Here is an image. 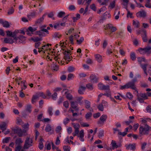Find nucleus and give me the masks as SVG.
I'll return each instance as SVG.
<instances>
[{
	"label": "nucleus",
	"mask_w": 151,
	"mask_h": 151,
	"mask_svg": "<svg viewBox=\"0 0 151 151\" xmlns=\"http://www.w3.org/2000/svg\"><path fill=\"white\" fill-rule=\"evenodd\" d=\"M104 136V131L103 130H100L99 132L98 137L99 138H101Z\"/></svg>",
	"instance_id": "43"
},
{
	"label": "nucleus",
	"mask_w": 151,
	"mask_h": 151,
	"mask_svg": "<svg viewBox=\"0 0 151 151\" xmlns=\"http://www.w3.org/2000/svg\"><path fill=\"white\" fill-rule=\"evenodd\" d=\"M52 110H53V109L52 107H49L48 111V112L50 116H51L53 114V113L52 112Z\"/></svg>",
	"instance_id": "49"
},
{
	"label": "nucleus",
	"mask_w": 151,
	"mask_h": 151,
	"mask_svg": "<svg viewBox=\"0 0 151 151\" xmlns=\"http://www.w3.org/2000/svg\"><path fill=\"white\" fill-rule=\"evenodd\" d=\"M92 115V114L91 113L89 112L86 114L85 115V117L86 119H89Z\"/></svg>",
	"instance_id": "48"
},
{
	"label": "nucleus",
	"mask_w": 151,
	"mask_h": 151,
	"mask_svg": "<svg viewBox=\"0 0 151 151\" xmlns=\"http://www.w3.org/2000/svg\"><path fill=\"white\" fill-rule=\"evenodd\" d=\"M67 90L65 92V94L66 96V98L69 100H71L72 99L73 97L72 95L69 93L68 90L66 89H63L62 91V93L65 90Z\"/></svg>",
	"instance_id": "12"
},
{
	"label": "nucleus",
	"mask_w": 151,
	"mask_h": 151,
	"mask_svg": "<svg viewBox=\"0 0 151 151\" xmlns=\"http://www.w3.org/2000/svg\"><path fill=\"white\" fill-rule=\"evenodd\" d=\"M126 88H128L127 83L124 86H120V89L121 90H123Z\"/></svg>",
	"instance_id": "55"
},
{
	"label": "nucleus",
	"mask_w": 151,
	"mask_h": 151,
	"mask_svg": "<svg viewBox=\"0 0 151 151\" xmlns=\"http://www.w3.org/2000/svg\"><path fill=\"white\" fill-rule=\"evenodd\" d=\"M26 40V38L22 35H20L17 37L14 38L15 42L18 44L23 43Z\"/></svg>",
	"instance_id": "5"
},
{
	"label": "nucleus",
	"mask_w": 151,
	"mask_h": 151,
	"mask_svg": "<svg viewBox=\"0 0 151 151\" xmlns=\"http://www.w3.org/2000/svg\"><path fill=\"white\" fill-rule=\"evenodd\" d=\"M52 129V128L51 125L48 124L46 126L45 128V130L46 132H49Z\"/></svg>",
	"instance_id": "29"
},
{
	"label": "nucleus",
	"mask_w": 151,
	"mask_h": 151,
	"mask_svg": "<svg viewBox=\"0 0 151 151\" xmlns=\"http://www.w3.org/2000/svg\"><path fill=\"white\" fill-rule=\"evenodd\" d=\"M61 36L62 35L59 34L58 32H55L54 34L52 36L54 38H60L61 37Z\"/></svg>",
	"instance_id": "40"
},
{
	"label": "nucleus",
	"mask_w": 151,
	"mask_h": 151,
	"mask_svg": "<svg viewBox=\"0 0 151 151\" xmlns=\"http://www.w3.org/2000/svg\"><path fill=\"white\" fill-rule=\"evenodd\" d=\"M61 130V127L60 126H58L55 129L57 133H59Z\"/></svg>",
	"instance_id": "61"
},
{
	"label": "nucleus",
	"mask_w": 151,
	"mask_h": 151,
	"mask_svg": "<svg viewBox=\"0 0 151 151\" xmlns=\"http://www.w3.org/2000/svg\"><path fill=\"white\" fill-rule=\"evenodd\" d=\"M133 25L134 26V27L136 28H138L139 27V22L137 20L133 21Z\"/></svg>",
	"instance_id": "22"
},
{
	"label": "nucleus",
	"mask_w": 151,
	"mask_h": 151,
	"mask_svg": "<svg viewBox=\"0 0 151 151\" xmlns=\"http://www.w3.org/2000/svg\"><path fill=\"white\" fill-rule=\"evenodd\" d=\"M7 125L5 122H2L0 124V128L2 132L4 131L6 129Z\"/></svg>",
	"instance_id": "18"
},
{
	"label": "nucleus",
	"mask_w": 151,
	"mask_h": 151,
	"mask_svg": "<svg viewBox=\"0 0 151 151\" xmlns=\"http://www.w3.org/2000/svg\"><path fill=\"white\" fill-rule=\"evenodd\" d=\"M61 50L64 51L63 52V53L64 55V59L65 60H67L68 62L70 61L71 60V57H72V56H70L71 55L70 54L71 51L68 49L67 50H65L63 48H61Z\"/></svg>",
	"instance_id": "3"
},
{
	"label": "nucleus",
	"mask_w": 151,
	"mask_h": 151,
	"mask_svg": "<svg viewBox=\"0 0 151 151\" xmlns=\"http://www.w3.org/2000/svg\"><path fill=\"white\" fill-rule=\"evenodd\" d=\"M96 60L99 63H100L102 61V57L99 54H97L95 55Z\"/></svg>",
	"instance_id": "20"
},
{
	"label": "nucleus",
	"mask_w": 151,
	"mask_h": 151,
	"mask_svg": "<svg viewBox=\"0 0 151 151\" xmlns=\"http://www.w3.org/2000/svg\"><path fill=\"white\" fill-rule=\"evenodd\" d=\"M130 57L132 61H134L136 59L135 53L134 52H131L130 53Z\"/></svg>",
	"instance_id": "27"
},
{
	"label": "nucleus",
	"mask_w": 151,
	"mask_h": 151,
	"mask_svg": "<svg viewBox=\"0 0 151 151\" xmlns=\"http://www.w3.org/2000/svg\"><path fill=\"white\" fill-rule=\"evenodd\" d=\"M126 149L127 150L130 149L134 151L136 148V144L133 143V144H129L128 145L126 146Z\"/></svg>",
	"instance_id": "13"
},
{
	"label": "nucleus",
	"mask_w": 151,
	"mask_h": 151,
	"mask_svg": "<svg viewBox=\"0 0 151 151\" xmlns=\"http://www.w3.org/2000/svg\"><path fill=\"white\" fill-rule=\"evenodd\" d=\"M79 132V129H75V133L77 135V136L80 138V139L81 141L83 142L84 139L83 137L84 136V131L83 130H81L79 134H78Z\"/></svg>",
	"instance_id": "7"
},
{
	"label": "nucleus",
	"mask_w": 151,
	"mask_h": 151,
	"mask_svg": "<svg viewBox=\"0 0 151 151\" xmlns=\"http://www.w3.org/2000/svg\"><path fill=\"white\" fill-rule=\"evenodd\" d=\"M113 25L111 24H107L105 27L104 28V31H108V29H110L111 27H112Z\"/></svg>",
	"instance_id": "28"
},
{
	"label": "nucleus",
	"mask_w": 151,
	"mask_h": 151,
	"mask_svg": "<svg viewBox=\"0 0 151 151\" xmlns=\"http://www.w3.org/2000/svg\"><path fill=\"white\" fill-rule=\"evenodd\" d=\"M22 147L20 145H18L15 148V151H20L21 150V151H23V150H22Z\"/></svg>",
	"instance_id": "50"
},
{
	"label": "nucleus",
	"mask_w": 151,
	"mask_h": 151,
	"mask_svg": "<svg viewBox=\"0 0 151 151\" xmlns=\"http://www.w3.org/2000/svg\"><path fill=\"white\" fill-rule=\"evenodd\" d=\"M108 44L107 41L106 40H104V41L103 44V47L104 49H105L107 46Z\"/></svg>",
	"instance_id": "53"
},
{
	"label": "nucleus",
	"mask_w": 151,
	"mask_h": 151,
	"mask_svg": "<svg viewBox=\"0 0 151 151\" xmlns=\"http://www.w3.org/2000/svg\"><path fill=\"white\" fill-rule=\"evenodd\" d=\"M18 32H19V31L18 30H15L14 32H12V38H14L15 37H16L17 34Z\"/></svg>",
	"instance_id": "58"
},
{
	"label": "nucleus",
	"mask_w": 151,
	"mask_h": 151,
	"mask_svg": "<svg viewBox=\"0 0 151 151\" xmlns=\"http://www.w3.org/2000/svg\"><path fill=\"white\" fill-rule=\"evenodd\" d=\"M63 106L66 109L68 108L69 103L68 101H65L63 103Z\"/></svg>",
	"instance_id": "47"
},
{
	"label": "nucleus",
	"mask_w": 151,
	"mask_h": 151,
	"mask_svg": "<svg viewBox=\"0 0 151 151\" xmlns=\"http://www.w3.org/2000/svg\"><path fill=\"white\" fill-rule=\"evenodd\" d=\"M17 123L18 125H21L22 123V119L19 118H18L17 119Z\"/></svg>",
	"instance_id": "52"
},
{
	"label": "nucleus",
	"mask_w": 151,
	"mask_h": 151,
	"mask_svg": "<svg viewBox=\"0 0 151 151\" xmlns=\"http://www.w3.org/2000/svg\"><path fill=\"white\" fill-rule=\"evenodd\" d=\"M86 89V87L81 86L79 87V89L78 90V93L81 95L83 94L84 92L85 91Z\"/></svg>",
	"instance_id": "16"
},
{
	"label": "nucleus",
	"mask_w": 151,
	"mask_h": 151,
	"mask_svg": "<svg viewBox=\"0 0 151 151\" xmlns=\"http://www.w3.org/2000/svg\"><path fill=\"white\" fill-rule=\"evenodd\" d=\"M29 31L32 32L37 30V29L36 28H33L31 27H28V29Z\"/></svg>",
	"instance_id": "59"
},
{
	"label": "nucleus",
	"mask_w": 151,
	"mask_h": 151,
	"mask_svg": "<svg viewBox=\"0 0 151 151\" xmlns=\"http://www.w3.org/2000/svg\"><path fill=\"white\" fill-rule=\"evenodd\" d=\"M71 105L72 108L75 109L78 105L77 102L76 101H72L71 102Z\"/></svg>",
	"instance_id": "26"
},
{
	"label": "nucleus",
	"mask_w": 151,
	"mask_h": 151,
	"mask_svg": "<svg viewBox=\"0 0 151 151\" xmlns=\"http://www.w3.org/2000/svg\"><path fill=\"white\" fill-rule=\"evenodd\" d=\"M102 90H110V88H109V85H106L105 86L104 85L103 88L102 89Z\"/></svg>",
	"instance_id": "57"
},
{
	"label": "nucleus",
	"mask_w": 151,
	"mask_h": 151,
	"mask_svg": "<svg viewBox=\"0 0 151 151\" xmlns=\"http://www.w3.org/2000/svg\"><path fill=\"white\" fill-rule=\"evenodd\" d=\"M97 108L99 110L101 111H103L104 109L103 105L102 104H99L97 106Z\"/></svg>",
	"instance_id": "54"
},
{
	"label": "nucleus",
	"mask_w": 151,
	"mask_h": 151,
	"mask_svg": "<svg viewBox=\"0 0 151 151\" xmlns=\"http://www.w3.org/2000/svg\"><path fill=\"white\" fill-rule=\"evenodd\" d=\"M23 142L21 138H17L15 141V143L18 145H20V144Z\"/></svg>",
	"instance_id": "36"
},
{
	"label": "nucleus",
	"mask_w": 151,
	"mask_h": 151,
	"mask_svg": "<svg viewBox=\"0 0 151 151\" xmlns=\"http://www.w3.org/2000/svg\"><path fill=\"white\" fill-rule=\"evenodd\" d=\"M52 99L54 100H55L56 99V98L57 96V93L55 92H54V93L51 96Z\"/></svg>",
	"instance_id": "63"
},
{
	"label": "nucleus",
	"mask_w": 151,
	"mask_h": 151,
	"mask_svg": "<svg viewBox=\"0 0 151 151\" xmlns=\"http://www.w3.org/2000/svg\"><path fill=\"white\" fill-rule=\"evenodd\" d=\"M147 64H145L144 65H141V67L143 70L144 73L146 75V76H147L148 75L147 72Z\"/></svg>",
	"instance_id": "19"
},
{
	"label": "nucleus",
	"mask_w": 151,
	"mask_h": 151,
	"mask_svg": "<svg viewBox=\"0 0 151 151\" xmlns=\"http://www.w3.org/2000/svg\"><path fill=\"white\" fill-rule=\"evenodd\" d=\"M63 149L64 151H70V147L68 146H64Z\"/></svg>",
	"instance_id": "51"
},
{
	"label": "nucleus",
	"mask_w": 151,
	"mask_h": 151,
	"mask_svg": "<svg viewBox=\"0 0 151 151\" xmlns=\"http://www.w3.org/2000/svg\"><path fill=\"white\" fill-rule=\"evenodd\" d=\"M150 130H151V127L146 124L144 127L142 126H140L139 128V134L141 135H148L149 134V131Z\"/></svg>",
	"instance_id": "1"
},
{
	"label": "nucleus",
	"mask_w": 151,
	"mask_h": 151,
	"mask_svg": "<svg viewBox=\"0 0 151 151\" xmlns=\"http://www.w3.org/2000/svg\"><path fill=\"white\" fill-rule=\"evenodd\" d=\"M32 106L31 105H27L26 107V110L29 113H31V110Z\"/></svg>",
	"instance_id": "32"
},
{
	"label": "nucleus",
	"mask_w": 151,
	"mask_h": 151,
	"mask_svg": "<svg viewBox=\"0 0 151 151\" xmlns=\"http://www.w3.org/2000/svg\"><path fill=\"white\" fill-rule=\"evenodd\" d=\"M139 95L140 97H142L144 99H148L147 96L145 93H140Z\"/></svg>",
	"instance_id": "39"
},
{
	"label": "nucleus",
	"mask_w": 151,
	"mask_h": 151,
	"mask_svg": "<svg viewBox=\"0 0 151 151\" xmlns=\"http://www.w3.org/2000/svg\"><path fill=\"white\" fill-rule=\"evenodd\" d=\"M4 42L5 43H9L10 44L15 42L14 38H5L4 39Z\"/></svg>",
	"instance_id": "11"
},
{
	"label": "nucleus",
	"mask_w": 151,
	"mask_h": 151,
	"mask_svg": "<svg viewBox=\"0 0 151 151\" xmlns=\"http://www.w3.org/2000/svg\"><path fill=\"white\" fill-rule=\"evenodd\" d=\"M146 109L147 112L151 114V106L148 105L146 108Z\"/></svg>",
	"instance_id": "60"
},
{
	"label": "nucleus",
	"mask_w": 151,
	"mask_h": 151,
	"mask_svg": "<svg viewBox=\"0 0 151 151\" xmlns=\"http://www.w3.org/2000/svg\"><path fill=\"white\" fill-rule=\"evenodd\" d=\"M75 69V68L74 67L70 66L68 67V71L69 72H72L74 71Z\"/></svg>",
	"instance_id": "46"
},
{
	"label": "nucleus",
	"mask_w": 151,
	"mask_h": 151,
	"mask_svg": "<svg viewBox=\"0 0 151 151\" xmlns=\"http://www.w3.org/2000/svg\"><path fill=\"white\" fill-rule=\"evenodd\" d=\"M32 143V140L31 139H30L29 137H27L25 141V143L24 146V149H28L30 146H32V145L30 143Z\"/></svg>",
	"instance_id": "8"
},
{
	"label": "nucleus",
	"mask_w": 151,
	"mask_h": 151,
	"mask_svg": "<svg viewBox=\"0 0 151 151\" xmlns=\"http://www.w3.org/2000/svg\"><path fill=\"white\" fill-rule=\"evenodd\" d=\"M143 32L144 35L142 36L143 41L145 42H147V36L146 32L145 30H143Z\"/></svg>",
	"instance_id": "23"
},
{
	"label": "nucleus",
	"mask_w": 151,
	"mask_h": 151,
	"mask_svg": "<svg viewBox=\"0 0 151 151\" xmlns=\"http://www.w3.org/2000/svg\"><path fill=\"white\" fill-rule=\"evenodd\" d=\"M2 25L4 27L6 28L9 27L10 26L8 22L6 21H4Z\"/></svg>",
	"instance_id": "33"
},
{
	"label": "nucleus",
	"mask_w": 151,
	"mask_h": 151,
	"mask_svg": "<svg viewBox=\"0 0 151 151\" xmlns=\"http://www.w3.org/2000/svg\"><path fill=\"white\" fill-rule=\"evenodd\" d=\"M42 40V39L41 37H35L34 38H32V40L34 42H38L39 41Z\"/></svg>",
	"instance_id": "24"
},
{
	"label": "nucleus",
	"mask_w": 151,
	"mask_h": 151,
	"mask_svg": "<svg viewBox=\"0 0 151 151\" xmlns=\"http://www.w3.org/2000/svg\"><path fill=\"white\" fill-rule=\"evenodd\" d=\"M46 15V14H45L42 15V17L37 19L35 22V24L36 25H37L40 24L43 21L44 17Z\"/></svg>",
	"instance_id": "10"
},
{
	"label": "nucleus",
	"mask_w": 151,
	"mask_h": 151,
	"mask_svg": "<svg viewBox=\"0 0 151 151\" xmlns=\"http://www.w3.org/2000/svg\"><path fill=\"white\" fill-rule=\"evenodd\" d=\"M85 107L87 109L89 108L90 107V102L87 100H85Z\"/></svg>",
	"instance_id": "31"
},
{
	"label": "nucleus",
	"mask_w": 151,
	"mask_h": 151,
	"mask_svg": "<svg viewBox=\"0 0 151 151\" xmlns=\"http://www.w3.org/2000/svg\"><path fill=\"white\" fill-rule=\"evenodd\" d=\"M127 97L130 99H131L133 97L132 94L130 92H128L126 94Z\"/></svg>",
	"instance_id": "62"
},
{
	"label": "nucleus",
	"mask_w": 151,
	"mask_h": 151,
	"mask_svg": "<svg viewBox=\"0 0 151 151\" xmlns=\"http://www.w3.org/2000/svg\"><path fill=\"white\" fill-rule=\"evenodd\" d=\"M14 12V9L13 7H12L11 8V9H9L8 12V15H10L12 14H13Z\"/></svg>",
	"instance_id": "64"
},
{
	"label": "nucleus",
	"mask_w": 151,
	"mask_h": 151,
	"mask_svg": "<svg viewBox=\"0 0 151 151\" xmlns=\"http://www.w3.org/2000/svg\"><path fill=\"white\" fill-rule=\"evenodd\" d=\"M147 121L151 122V119L150 118H148L147 119H143L142 121V123L145 126V125H146V124H147Z\"/></svg>",
	"instance_id": "38"
},
{
	"label": "nucleus",
	"mask_w": 151,
	"mask_h": 151,
	"mask_svg": "<svg viewBox=\"0 0 151 151\" xmlns=\"http://www.w3.org/2000/svg\"><path fill=\"white\" fill-rule=\"evenodd\" d=\"M10 139V137H6L4 139L2 140V142L3 143H7L9 142V140Z\"/></svg>",
	"instance_id": "42"
},
{
	"label": "nucleus",
	"mask_w": 151,
	"mask_h": 151,
	"mask_svg": "<svg viewBox=\"0 0 151 151\" xmlns=\"http://www.w3.org/2000/svg\"><path fill=\"white\" fill-rule=\"evenodd\" d=\"M137 59L138 63L140 64V65L142 64L141 63L142 61L145 62V59L144 58L138 57L137 58Z\"/></svg>",
	"instance_id": "25"
},
{
	"label": "nucleus",
	"mask_w": 151,
	"mask_h": 151,
	"mask_svg": "<svg viewBox=\"0 0 151 151\" xmlns=\"http://www.w3.org/2000/svg\"><path fill=\"white\" fill-rule=\"evenodd\" d=\"M41 31V30L40 31H37V34L39 35L40 37H41L45 36V33H43Z\"/></svg>",
	"instance_id": "45"
},
{
	"label": "nucleus",
	"mask_w": 151,
	"mask_h": 151,
	"mask_svg": "<svg viewBox=\"0 0 151 151\" xmlns=\"http://www.w3.org/2000/svg\"><path fill=\"white\" fill-rule=\"evenodd\" d=\"M38 98V96L36 95H33L32 99V104L36 102Z\"/></svg>",
	"instance_id": "37"
},
{
	"label": "nucleus",
	"mask_w": 151,
	"mask_h": 151,
	"mask_svg": "<svg viewBox=\"0 0 151 151\" xmlns=\"http://www.w3.org/2000/svg\"><path fill=\"white\" fill-rule=\"evenodd\" d=\"M146 13L144 11H139L136 14V16L137 17H144L146 16Z\"/></svg>",
	"instance_id": "14"
},
{
	"label": "nucleus",
	"mask_w": 151,
	"mask_h": 151,
	"mask_svg": "<svg viewBox=\"0 0 151 151\" xmlns=\"http://www.w3.org/2000/svg\"><path fill=\"white\" fill-rule=\"evenodd\" d=\"M12 131L14 132V134H17L18 136L19 137L22 136L23 134L26 132L25 130H22L21 129L19 128L18 127H16L14 129H13Z\"/></svg>",
	"instance_id": "4"
},
{
	"label": "nucleus",
	"mask_w": 151,
	"mask_h": 151,
	"mask_svg": "<svg viewBox=\"0 0 151 151\" xmlns=\"http://www.w3.org/2000/svg\"><path fill=\"white\" fill-rule=\"evenodd\" d=\"M101 5H106L110 0H97Z\"/></svg>",
	"instance_id": "21"
},
{
	"label": "nucleus",
	"mask_w": 151,
	"mask_h": 151,
	"mask_svg": "<svg viewBox=\"0 0 151 151\" xmlns=\"http://www.w3.org/2000/svg\"><path fill=\"white\" fill-rule=\"evenodd\" d=\"M116 1L115 0L111 2L109 5L108 7L111 9L114 8L115 6Z\"/></svg>",
	"instance_id": "30"
},
{
	"label": "nucleus",
	"mask_w": 151,
	"mask_h": 151,
	"mask_svg": "<svg viewBox=\"0 0 151 151\" xmlns=\"http://www.w3.org/2000/svg\"><path fill=\"white\" fill-rule=\"evenodd\" d=\"M74 78V75L73 74L70 73L68 76L67 80L68 81H69L72 79Z\"/></svg>",
	"instance_id": "44"
},
{
	"label": "nucleus",
	"mask_w": 151,
	"mask_h": 151,
	"mask_svg": "<svg viewBox=\"0 0 151 151\" xmlns=\"http://www.w3.org/2000/svg\"><path fill=\"white\" fill-rule=\"evenodd\" d=\"M90 78L91 81L93 83H97L98 81V78L95 75L92 74L90 76Z\"/></svg>",
	"instance_id": "15"
},
{
	"label": "nucleus",
	"mask_w": 151,
	"mask_h": 151,
	"mask_svg": "<svg viewBox=\"0 0 151 151\" xmlns=\"http://www.w3.org/2000/svg\"><path fill=\"white\" fill-rule=\"evenodd\" d=\"M116 30V28L114 27L113 26H112V27H111V29H110V31H104V32L105 33V34L106 35H111V34L112 33V32H114Z\"/></svg>",
	"instance_id": "17"
},
{
	"label": "nucleus",
	"mask_w": 151,
	"mask_h": 151,
	"mask_svg": "<svg viewBox=\"0 0 151 151\" xmlns=\"http://www.w3.org/2000/svg\"><path fill=\"white\" fill-rule=\"evenodd\" d=\"M83 40L84 38L83 37H81L80 38V40H77V42L78 44H80L82 43Z\"/></svg>",
	"instance_id": "56"
},
{
	"label": "nucleus",
	"mask_w": 151,
	"mask_h": 151,
	"mask_svg": "<svg viewBox=\"0 0 151 151\" xmlns=\"http://www.w3.org/2000/svg\"><path fill=\"white\" fill-rule=\"evenodd\" d=\"M72 124L75 129H79V128L80 127L79 124L78 123L75 124L74 123H73Z\"/></svg>",
	"instance_id": "41"
},
{
	"label": "nucleus",
	"mask_w": 151,
	"mask_h": 151,
	"mask_svg": "<svg viewBox=\"0 0 151 151\" xmlns=\"http://www.w3.org/2000/svg\"><path fill=\"white\" fill-rule=\"evenodd\" d=\"M137 80L136 77L134 78L131 81L128 82L127 84L129 88H130L135 91L138 94V91L137 90V88L135 84L136 82H137Z\"/></svg>",
	"instance_id": "2"
},
{
	"label": "nucleus",
	"mask_w": 151,
	"mask_h": 151,
	"mask_svg": "<svg viewBox=\"0 0 151 151\" xmlns=\"http://www.w3.org/2000/svg\"><path fill=\"white\" fill-rule=\"evenodd\" d=\"M65 12L61 11L58 13L57 16L59 18H62L65 15Z\"/></svg>",
	"instance_id": "34"
},
{
	"label": "nucleus",
	"mask_w": 151,
	"mask_h": 151,
	"mask_svg": "<svg viewBox=\"0 0 151 151\" xmlns=\"http://www.w3.org/2000/svg\"><path fill=\"white\" fill-rule=\"evenodd\" d=\"M138 50L140 53L142 54H144L146 53H151V47L149 46H148L144 48H140Z\"/></svg>",
	"instance_id": "6"
},
{
	"label": "nucleus",
	"mask_w": 151,
	"mask_h": 151,
	"mask_svg": "<svg viewBox=\"0 0 151 151\" xmlns=\"http://www.w3.org/2000/svg\"><path fill=\"white\" fill-rule=\"evenodd\" d=\"M107 118V116L106 115L104 114L102 115L100 118V121L98 122V124H103L104 122L106 121Z\"/></svg>",
	"instance_id": "9"
},
{
	"label": "nucleus",
	"mask_w": 151,
	"mask_h": 151,
	"mask_svg": "<svg viewBox=\"0 0 151 151\" xmlns=\"http://www.w3.org/2000/svg\"><path fill=\"white\" fill-rule=\"evenodd\" d=\"M111 144L112 145V149L113 150L115 148H117L118 147V146L116 145L115 142L114 141L112 140Z\"/></svg>",
	"instance_id": "35"
}]
</instances>
